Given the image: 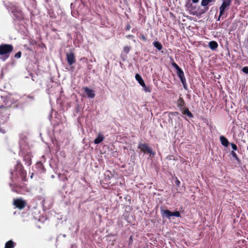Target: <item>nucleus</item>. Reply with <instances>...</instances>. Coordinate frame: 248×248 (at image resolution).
I'll use <instances>...</instances> for the list:
<instances>
[{"label":"nucleus","instance_id":"nucleus-1","mask_svg":"<svg viewBox=\"0 0 248 248\" xmlns=\"http://www.w3.org/2000/svg\"><path fill=\"white\" fill-rule=\"evenodd\" d=\"M12 183L10 184L12 190L17 194H23L26 190V187L24 186L16 183L17 181L16 177L20 176L22 181L27 180L26 171L24 170V168L19 161H17L14 168V171L11 172Z\"/></svg>","mask_w":248,"mask_h":248},{"label":"nucleus","instance_id":"nucleus-2","mask_svg":"<svg viewBox=\"0 0 248 248\" xmlns=\"http://www.w3.org/2000/svg\"><path fill=\"white\" fill-rule=\"evenodd\" d=\"M13 47L11 45L2 44L0 45V55L5 56L7 59L9 57L10 53L13 51Z\"/></svg>","mask_w":248,"mask_h":248},{"label":"nucleus","instance_id":"nucleus-3","mask_svg":"<svg viewBox=\"0 0 248 248\" xmlns=\"http://www.w3.org/2000/svg\"><path fill=\"white\" fill-rule=\"evenodd\" d=\"M232 0H223L222 4L219 7V15L217 21H219L221 16L224 14L225 11L228 10L231 5Z\"/></svg>","mask_w":248,"mask_h":248},{"label":"nucleus","instance_id":"nucleus-4","mask_svg":"<svg viewBox=\"0 0 248 248\" xmlns=\"http://www.w3.org/2000/svg\"><path fill=\"white\" fill-rule=\"evenodd\" d=\"M19 154L23 156L26 164L28 166H30L31 164V158L32 157L31 153L30 152H25L24 150L21 148Z\"/></svg>","mask_w":248,"mask_h":248},{"label":"nucleus","instance_id":"nucleus-5","mask_svg":"<svg viewBox=\"0 0 248 248\" xmlns=\"http://www.w3.org/2000/svg\"><path fill=\"white\" fill-rule=\"evenodd\" d=\"M138 147L144 154L148 153L153 156L155 155V152H153L152 149L146 143H139Z\"/></svg>","mask_w":248,"mask_h":248},{"label":"nucleus","instance_id":"nucleus-6","mask_svg":"<svg viewBox=\"0 0 248 248\" xmlns=\"http://www.w3.org/2000/svg\"><path fill=\"white\" fill-rule=\"evenodd\" d=\"M13 205L18 209L22 210L25 207L27 202L22 198H17L14 200Z\"/></svg>","mask_w":248,"mask_h":248},{"label":"nucleus","instance_id":"nucleus-7","mask_svg":"<svg viewBox=\"0 0 248 248\" xmlns=\"http://www.w3.org/2000/svg\"><path fill=\"white\" fill-rule=\"evenodd\" d=\"M66 59L69 65H72L76 62L74 54L72 52L66 54Z\"/></svg>","mask_w":248,"mask_h":248},{"label":"nucleus","instance_id":"nucleus-8","mask_svg":"<svg viewBox=\"0 0 248 248\" xmlns=\"http://www.w3.org/2000/svg\"><path fill=\"white\" fill-rule=\"evenodd\" d=\"M135 78L136 79H137V81H138L139 83H140V84L143 87V88H144V91L147 92H149V91L148 90V89H147V88L145 86V84L144 83V81L143 80L141 77L138 74H137L135 76Z\"/></svg>","mask_w":248,"mask_h":248},{"label":"nucleus","instance_id":"nucleus-9","mask_svg":"<svg viewBox=\"0 0 248 248\" xmlns=\"http://www.w3.org/2000/svg\"><path fill=\"white\" fill-rule=\"evenodd\" d=\"M177 74L180 78L182 83L185 85L186 83V79L184 76V73L181 68L177 70Z\"/></svg>","mask_w":248,"mask_h":248},{"label":"nucleus","instance_id":"nucleus-10","mask_svg":"<svg viewBox=\"0 0 248 248\" xmlns=\"http://www.w3.org/2000/svg\"><path fill=\"white\" fill-rule=\"evenodd\" d=\"M177 107L179 108L180 110H182L183 108L186 107L185 102L184 99L181 97H179L177 100Z\"/></svg>","mask_w":248,"mask_h":248},{"label":"nucleus","instance_id":"nucleus-11","mask_svg":"<svg viewBox=\"0 0 248 248\" xmlns=\"http://www.w3.org/2000/svg\"><path fill=\"white\" fill-rule=\"evenodd\" d=\"M180 111H181L183 115H186L189 118H192L193 117L192 113L189 110L188 108L186 107L183 108L182 110H180Z\"/></svg>","mask_w":248,"mask_h":248},{"label":"nucleus","instance_id":"nucleus-12","mask_svg":"<svg viewBox=\"0 0 248 248\" xmlns=\"http://www.w3.org/2000/svg\"><path fill=\"white\" fill-rule=\"evenodd\" d=\"M161 213L162 216H165L167 217L170 218L172 217V212L169 210H161Z\"/></svg>","mask_w":248,"mask_h":248},{"label":"nucleus","instance_id":"nucleus-13","mask_svg":"<svg viewBox=\"0 0 248 248\" xmlns=\"http://www.w3.org/2000/svg\"><path fill=\"white\" fill-rule=\"evenodd\" d=\"M16 245V243L10 240L5 243L4 248H14Z\"/></svg>","mask_w":248,"mask_h":248},{"label":"nucleus","instance_id":"nucleus-14","mask_svg":"<svg viewBox=\"0 0 248 248\" xmlns=\"http://www.w3.org/2000/svg\"><path fill=\"white\" fill-rule=\"evenodd\" d=\"M104 139V137L103 135L99 134L97 137L94 140V143L95 144H98L101 143Z\"/></svg>","mask_w":248,"mask_h":248},{"label":"nucleus","instance_id":"nucleus-15","mask_svg":"<svg viewBox=\"0 0 248 248\" xmlns=\"http://www.w3.org/2000/svg\"><path fill=\"white\" fill-rule=\"evenodd\" d=\"M220 140L221 144L223 146H224L225 147H227L229 145V142L228 140L225 137H224L223 136H220Z\"/></svg>","mask_w":248,"mask_h":248},{"label":"nucleus","instance_id":"nucleus-16","mask_svg":"<svg viewBox=\"0 0 248 248\" xmlns=\"http://www.w3.org/2000/svg\"><path fill=\"white\" fill-rule=\"evenodd\" d=\"M209 46L211 49L214 50L218 47V44L217 42L212 41L209 43Z\"/></svg>","mask_w":248,"mask_h":248},{"label":"nucleus","instance_id":"nucleus-17","mask_svg":"<svg viewBox=\"0 0 248 248\" xmlns=\"http://www.w3.org/2000/svg\"><path fill=\"white\" fill-rule=\"evenodd\" d=\"M154 46L156 47L158 50H160L162 49V46L161 44L158 41H155L153 42Z\"/></svg>","mask_w":248,"mask_h":248},{"label":"nucleus","instance_id":"nucleus-18","mask_svg":"<svg viewBox=\"0 0 248 248\" xmlns=\"http://www.w3.org/2000/svg\"><path fill=\"white\" fill-rule=\"evenodd\" d=\"M214 1L213 0H202L201 2V5L205 7L207 6L210 2Z\"/></svg>","mask_w":248,"mask_h":248},{"label":"nucleus","instance_id":"nucleus-19","mask_svg":"<svg viewBox=\"0 0 248 248\" xmlns=\"http://www.w3.org/2000/svg\"><path fill=\"white\" fill-rule=\"evenodd\" d=\"M231 155H232V156L233 157V158H234L236 160H237L238 161H239V158L237 156V154H236V153L234 151H232L231 152Z\"/></svg>","mask_w":248,"mask_h":248},{"label":"nucleus","instance_id":"nucleus-20","mask_svg":"<svg viewBox=\"0 0 248 248\" xmlns=\"http://www.w3.org/2000/svg\"><path fill=\"white\" fill-rule=\"evenodd\" d=\"M172 216H174L176 217H180L181 215L179 211H176L175 212H172Z\"/></svg>","mask_w":248,"mask_h":248},{"label":"nucleus","instance_id":"nucleus-21","mask_svg":"<svg viewBox=\"0 0 248 248\" xmlns=\"http://www.w3.org/2000/svg\"><path fill=\"white\" fill-rule=\"evenodd\" d=\"M130 49V47L129 46H126L124 48V51L126 53H128L129 52Z\"/></svg>","mask_w":248,"mask_h":248},{"label":"nucleus","instance_id":"nucleus-22","mask_svg":"<svg viewBox=\"0 0 248 248\" xmlns=\"http://www.w3.org/2000/svg\"><path fill=\"white\" fill-rule=\"evenodd\" d=\"M231 145L232 146V149H233V151H236L237 150V146L234 143H231Z\"/></svg>","mask_w":248,"mask_h":248},{"label":"nucleus","instance_id":"nucleus-23","mask_svg":"<svg viewBox=\"0 0 248 248\" xmlns=\"http://www.w3.org/2000/svg\"><path fill=\"white\" fill-rule=\"evenodd\" d=\"M21 52L20 51L18 52L15 55V57L16 59H19L21 57Z\"/></svg>","mask_w":248,"mask_h":248},{"label":"nucleus","instance_id":"nucleus-24","mask_svg":"<svg viewBox=\"0 0 248 248\" xmlns=\"http://www.w3.org/2000/svg\"><path fill=\"white\" fill-rule=\"evenodd\" d=\"M172 64V65L173 66V67L174 68H175L176 69V70H177V69H179V68H180V67H179V66H178V65H177L175 62H173L172 63V64Z\"/></svg>","mask_w":248,"mask_h":248},{"label":"nucleus","instance_id":"nucleus-25","mask_svg":"<svg viewBox=\"0 0 248 248\" xmlns=\"http://www.w3.org/2000/svg\"><path fill=\"white\" fill-rule=\"evenodd\" d=\"M242 71L245 73L248 74V67H244L242 69Z\"/></svg>","mask_w":248,"mask_h":248},{"label":"nucleus","instance_id":"nucleus-26","mask_svg":"<svg viewBox=\"0 0 248 248\" xmlns=\"http://www.w3.org/2000/svg\"><path fill=\"white\" fill-rule=\"evenodd\" d=\"M140 38L144 40V41H146L147 40L146 37L144 35L142 34H140Z\"/></svg>","mask_w":248,"mask_h":248},{"label":"nucleus","instance_id":"nucleus-27","mask_svg":"<svg viewBox=\"0 0 248 248\" xmlns=\"http://www.w3.org/2000/svg\"><path fill=\"white\" fill-rule=\"evenodd\" d=\"M84 91L86 93H91V90L88 88L86 87L84 88Z\"/></svg>","mask_w":248,"mask_h":248},{"label":"nucleus","instance_id":"nucleus-28","mask_svg":"<svg viewBox=\"0 0 248 248\" xmlns=\"http://www.w3.org/2000/svg\"><path fill=\"white\" fill-rule=\"evenodd\" d=\"M88 98H93L94 97L95 94H87Z\"/></svg>","mask_w":248,"mask_h":248},{"label":"nucleus","instance_id":"nucleus-29","mask_svg":"<svg viewBox=\"0 0 248 248\" xmlns=\"http://www.w3.org/2000/svg\"><path fill=\"white\" fill-rule=\"evenodd\" d=\"M132 242H133L132 236H130V237L129 239V244H131L132 243Z\"/></svg>","mask_w":248,"mask_h":248},{"label":"nucleus","instance_id":"nucleus-30","mask_svg":"<svg viewBox=\"0 0 248 248\" xmlns=\"http://www.w3.org/2000/svg\"><path fill=\"white\" fill-rule=\"evenodd\" d=\"M180 184V182L179 181V180H178V179H177L176 181V184L179 186V185Z\"/></svg>","mask_w":248,"mask_h":248},{"label":"nucleus","instance_id":"nucleus-31","mask_svg":"<svg viewBox=\"0 0 248 248\" xmlns=\"http://www.w3.org/2000/svg\"><path fill=\"white\" fill-rule=\"evenodd\" d=\"M131 28V26L130 25L128 24L126 26V30H129Z\"/></svg>","mask_w":248,"mask_h":248},{"label":"nucleus","instance_id":"nucleus-32","mask_svg":"<svg viewBox=\"0 0 248 248\" xmlns=\"http://www.w3.org/2000/svg\"><path fill=\"white\" fill-rule=\"evenodd\" d=\"M192 0L193 3H197L199 1V0Z\"/></svg>","mask_w":248,"mask_h":248},{"label":"nucleus","instance_id":"nucleus-33","mask_svg":"<svg viewBox=\"0 0 248 248\" xmlns=\"http://www.w3.org/2000/svg\"><path fill=\"white\" fill-rule=\"evenodd\" d=\"M83 97H85V94H83V95H82Z\"/></svg>","mask_w":248,"mask_h":248},{"label":"nucleus","instance_id":"nucleus-34","mask_svg":"<svg viewBox=\"0 0 248 248\" xmlns=\"http://www.w3.org/2000/svg\"><path fill=\"white\" fill-rule=\"evenodd\" d=\"M206 10H207L208 9V7L205 8Z\"/></svg>","mask_w":248,"mask_h":248},{"label":"nucleus","instance_id":"nucleus-35","mask_svg":"<svg viewBox=\"0 0 248 248\" xmlns=\"http://www.w3.org/2000/svg\"><path fill=\"white\" fill-rule=\"evenodd\" d=\"M213 1H215V0H213Z\"/></svg>","mask_w":248,"mask_h":248}]
</instances>
